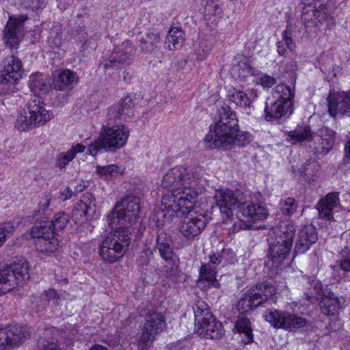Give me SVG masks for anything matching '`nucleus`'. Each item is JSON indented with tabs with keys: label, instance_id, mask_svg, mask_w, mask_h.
<instances>
[{
	"label": "nucleus",
	"instance_id": "b1692460",
	"mask_svg": "<svg viewBox=\"0 0 350 350\" xmlns=\"http://www.w3.org/2000/svg\"><path fill=\"white\" fill-rule=\"evenodd\" d=\"M23 64L21 60L12 54L7 58L2 75L5 81L10 83H16L23 76Z\"/></svg>",
	"mask_w": 350,
	"mask_h": 350
},
{
	"label": "nucleus",
	"instance_id": "774afa93",
	"mask_svg": "<svg viewBox=\"0 0 350 350\" xmlns=\"http://www.w3.org/2000/svg\"><path fill=\"white\" fill-rule=\"evenodd\" d=\"M345 151L348 158L350 159V140L345 144Z\"/></svg>",
	"mask_w": 350,
	"mask_h": 350
},
{
	"label": "nucleus",
	"instance_id": "79ce46f5",
	"mask_svg": "<svg viewBox=\"0 0 350 350\" xmlns=\"http://www.w3.org/2000/svg\"><path fill=\"white\" fill-rule=\"evenodd\" d=\"M45 221H42L40 223H44ZM51 226V230L53 234H57L59 231L62 230L68 224L69 221V217L64 213H57L55 215L53 219L50 221H47Z\"/></svg>",
	"mask_w": 350,
	"mask_h": 350
},
{
	"label": "nucleus",
	"instance_id": "393cba45",
	"mask_svg": "<svg viewBox=\"0 0 350 350\" xmlns=\"http://www.w3.org/2000/svg\"><path fill=\"white\" fill-rule=\"evenodd\" d=\"M28 110L35 119L36 124L38 126L44 124L53 118V113L45 109L44 103L39 96H36L34 99L29 101Z\"/></svg>",
	"mask_w": 350,
	"mask_h": 350
},
{
	"label": "nucleus",
	"instance_id": "bb28decb",
	"mask_svg": "<svg viewBox=\"0 0 350 350\" xmlns=\"http://www.w3.org/2000/svg\"><path fill=\"white\" fill-rule=\"evenodd\" d=\"M77 83V75L70 70L65 69L59 72L57 78L55 80L54 88L55 90L68 93L73 89Z\"/></svg>",
	"mask_w": 350,
	"mask_h": 350
},
{
	"label": "nucleus",
	"instance_id": "338daca9",
	"mask_svg": "<svg viewBox=\"0 0 350 350\" xmlns=\"http://www.w3.org/2000/svg\"><path fill=\"white\" fill-rule=\"evenodd\" d=\"M90 350H108L106 347L100 345H93Z\"/></svg>",
	"mask_w": 350,
	"mask_h": 350
},
{
	"label": "nucleus",
	"instance_id": "39448f33",
	"mask_svg": "<svg viewBox=\"0 0 350 350\" xmlns=\"http://www.w3.org/2000/svg\"><path fill=\"white\" fill-rule=\"evenodd\" d=\"M131 232L126 228L114 227L98 246L100 258L105 262L113 263L119 260L129 249Z\"/></svg>",
	"mask_w": 350,
	"mask_h": 350
},
{
	"label": "nucleus",
	"instance_id": "20e7f679",
	"mask_svg": "<svg viewBox=\"0 0 350 350\" xmlns=\"http://www.w3.org/2000/svg\"><path fill=\"white\" fill-rule=\"evenodd\" d=\"M296 228L291 222H282L273 228L267 238L268 262L278 267L288 257L293 246Z\"/></svg>",
	"mask_w": 350,
	"mask_h": 350
},
{
	"label": "nucleus",
	"instance_id": "f257e3e1",
	"mask_svg": "<svg viewBox=\"0 0 350 350\" xmlns=\"http://www.w3.org/2000/svg\"><path fill=\"white\" fill-rule=\"evenodd\" d=\"M198 175L191 167L176 166L163 176L161 186L171 190L161 200V212L167 221L177 215L178 211L193 206L199 194Z\"/></svg>",
	"mask_w": 350,
	"mask_h": 350
},
{
	"label": "nucleus",
	"instance_id": "6ab92c4d",
	"mask_svg": "<svg viewBox=\"0 0 350 350\" xmlns=\"http://www.w3.org/2000/svg\"><path fill=\"white\" fill-rule=\"evenodd\" d=\"M327 102L331 116L336 117L338 114L350 116V93L330 92Z\"/></svg>",
	"mask_w": 350,
	"mask_h": 350
},
{
	"label": "nucleus",
	"instance_id": "4be33fe9",
	"mask_svg": "<svg viewBox=\"0 0 350 350\" xmlns=\"http://www.w3.org/2000/svg\"><path fill=\"white\" fill-rule=\"evenodd\" d=\"M293 111V103H282L275 99L271 103H266L265 107V119L267 122L278 120L290 116Z\"/></svg>",
	"mask_w": 350,
	"mask_h": 350
},
{
	"label": "nucleus",
	"instance_id": "680f3d73",
	"mask_svg": "<svg viewBox=\"0 0 350 350\" xmlns=\"http://www.w3.org/2000/svg\"><path fill=\"white\" fill-rule=\"evenodd\" d=\"M88 182H85L83 180H81L75 187V194H77L79 193L82 192L87 187H88Z\"/></svg>",
	"mask_w": 350,
	"mask_h": 350
},
{
	"label": "nucleus",
	"instance_id": "1a4fd4ad",
	"mask_svg": "<svg viewBox=\"0 0 350 350\" xmlns=\"http://www.w3.org/2000/svg\"><path fill=\"white\" fill-rule=\"evenodd\" d=\"M277 293L275 285L270 282H262L247 290L239 300L237 310L247 313L267 302Z\"/></svg>",
	"mask_w": 350,
	"mask_h": 350
},
{
	"label": "nucleus",
	"instance_id": "f704fd0d",
	"mask_svg": "<svg viewBox=\"0 0 350 350\" xmlns=\"http://www.w3.org/2000/svg\"><path fill=\"white\" fill-rule=\"evenodd\" d=\"M184 35L185 33L181 28H170L165 40L167 49L172 51L181 48L185 41Z\"/></svg>",
	"mask_w": 350,
	"mask_h": 350
},
{
	"label": "nucleus",
	"instance_id": "ddd939ff",
	"mask_svg": "<svg viewBox=\"0 0 350 350\" xmlns=\"http://www.w3.org/2000/svg\"><path fill=\"white\" fill-rule=\"evenodd\" d=\"M183 207L178 212L186 214L183 217L180 226V232L181 234L187 239H193L194 237L200 234L205 228L207 219L202 213L193 211L191 208Z\"/></svg>",
	"mask_w": 350,
	"mask_h": 350
},
{
	"label": "nucleus",
	"instance_id": "49530a36",
	"mask_svg": "<svg viewBox=\"0 0 350 350\" xmlns=\"http://www.w3.org/2000/svg\"><path fill=\"white\" fill-rule=\"evenodd\" d=\"M15 231L14 224L6 222L0 226V247L5 243L8 237Z\"/></svg>",
	"mask_w": 350,
	"mask_h": 350
},
{
	"label": "nucleus",
	"instance_id": "7ed1b4c3",
	"mask_svg": "<svg viewBox=\"0 0 350 350\" xmlns=\"http://www.w3.org/2000/svg\"><path fill=\"white\" fill-rule=\"evenodd\" d=\"M217 113L218 118L204 139L206 147L211 149L229 147L239 127L236 114L228 105L224 104Z\"/></svg>",
	"mask_w": 350,
	"mask_h": 350
},
{
	"label": "nucleus",
	"instance_id": "bf43d9fd",
	"mask_svg": "<svg viewBox=\"0 0 350 350\" xmlns=\"http://www.w3.org/2000/svg\"><path fill=\"white\" fill-rule=\"evenodd\" d=\"M251 227L250 225L247 224L243 221H239V222L234 224L232 226V230L234 232L239 231V230H248Z\"/></svg>",
	"mask_w": 350,
	"mask_h": 350
},
{
	"label": "nucleus",
	"instance_id": "8fccbe9b",
	"mask_svg": "<svg viewBox=\"0 0 350 350\" xmlns=\"http://www.w3.org/2000/svg\"><path fill=\"white\" fill-rule=\"evenodd\" d=\"M73 154L67 151L58 154L56 161V165L60 169L64 168L72 159Z\"/></svg>",
	"mask_w": 350,
	"mask_h": 350
},
{
	"label": "nucleus",
	"instance_id": "2eb2a0df",
	"mask_svg": "<svg viewBox=\"0 0 350 350\" xmlns=\"http://www.w3.org/2000/svg\"><path fill=\"white\" fill-rule=\"evenodd\" d=\"M48 221L36 224L31 229L30 234L36 239L35 246L36 250L40 252H53L59 245L57 238L54 237Z\"/></svg>",
	"mask_w": 350,
	"mask_h": 350
},
{
	"label": "nucleus",
	"instance_id": "72a5a7b5",
	"mask_svg": "<svg viewBox=\"0 0 350 350\" xmlns=\"http://www.w3.org/2000/svg\"><path fill=\"white\" fill-rule=\"evenodd\" d=\"M228 98L230 101L234 103L237 106L245 108L249 110L247 111V113L250 114L253 101L243 91L233 88L232 90H229Z\"/></svg>",
	"mask_w": 350,
	"mask_h": 350
},
{
	"label": "nucleus",
	"instance_id": "a19ab883",
	"mask_svg": "<svg viewBox=\"0 0 350 350\" xmlns=\"http://www.w3.org/2000/svg\"><path fill=\"white\" fill-rule=\"evenodd\" d=\"M47 42L52 49H59L63 43L62 27L57 23L53 25L49 31Z\"/></svg>",
	"mask_w": 350,
	"mask_h": 350
},
{
	"label": "nucleus",
	"instance_id": "e2e57ef3",
	"mask_svg": "<svg viewBox=\"0 0 350 350\" xmlns=\"http://www.w3.org/2000/svg\"><path fill=\"white\" fill-rule=\"evenodd\" d=\"M73 194H75L74 191H72L70 187H66L62 193V199L63 200L70 199Z\"/></svg>",
	"mask_w": 350,
	"mask_h": 350
},
{
	"label": "nucleus",
	"instance_id": "69168bd1",
	"mask_svg": "<svg viewBox=\"0 0 350 350\" xmlns=\"http://www.w3.org/2000/svg\"><path fill=\"white\" fill-rule=\"evenodd\" d=\"M189 349L187 345H185L182 342H177L174 346H173L172 350H187Z\"/></svg>",
	"mask_w": 350,
	"mask_h": 350
},
{
	"label": "nucleus",
	"instance_id": "6e6552de",
	"mask_svg": "<svg viewBox=\"0 0 350 350\" xmlns=\"http://www.w3.org/2000/svg\"><path fill=\"white\" fill-rule=\"evenodd\" d=\"M29 279V265L20 258L11 265L0 269V295L5 294Z\"/></svg>",
	"mask_w": 350,
	"mask_h": 350
},
{
	"label": "nucleus",
	"instance_id": "a211bd4d",
	"mask_svg": "<svg viewBox=\"0 0 350 350\" xmlns=\"http://www.w3.org/2000/svg\"><path fill=\"white\" fill-rule=\"evenodd\" d=\"M217 206L224 217L230 218L233 215V210H238V205L241 203L239 200V192L226 190H216L214 196Z\"/></svg>",
	"mask_w": 350,
	"mask_h": 350
},
{
	"label": "nucleus",
	"instance_id": "3c124183",
	"mask_svg": "<svg viewBox=\"0 0 350 350\" xmlns=\"http://www.w3.org/2000/svg\"><path fill=\"white\" fill-rule=\"evenodd\" d=\"M276 83V79L267 74H260V76L257 77L256 83L261 85L263 88H271Z\"/></svg>",
	"mask_w": 350,
	"mask_h": 350
},
{
	"label": "nucleus",
	"instance_id": "0e129e2a",
	"mask_svg": "<svg viewBox=\"0 0 350 350\" xmlns=\"http://www.w3.org/2000/svg\"><path fill=\"white\" fill-rule=\"evenodd\" d=\"M46 296L49 300L58 299V295L54 289H49L46 291Z\"/></svg>",
	"mask_w": 350,
	"mask_h": 350
},
{
	"label": "nucleus",
	"instance_id": "5701e85b",
	"mask_svg": "<svg viewBox=\"0 0 350 350\" xmlns=\"http://www.w3.org/2000/svg\"><path fill=\"white\" fill-rule=\"evenodd\" d=\"M238 213L243 217L253 221L266 219L269 215L266 207L259 203L243 202L238 205Z\"/></svg>",
	"mask_w": 350,
	"mask_h": 350
},
{
	"label": "nucleus",
	"instance_id": "9d476101",
	"mask_svg": "<svg viewBox=\"0 0 350 350\" xmlns=\"http://www.w3.org/2000/svg\"><path fill=\"white\" fill-rule=\"evenodd\" d=\"M165 327V318L161 312H148L139 340V350H147L150 347L156 336L161 333Z\"/></svg>",
	"mask_w": 350,
	"mask_h": 350
},
{
	"label": "nucleus",
	"instance_id": "052dcab7",
	"mask_svg": "<svg viewBox=\"0 0 350 350\" xmlns=\"http://www.w3.org/2000/svg\"><path fill=\"white\" fill-rule=\"evenodd\" d=\"M85 150V146L81 144H77L75 146H72L70 149H69L68 151L71 152L73 154V157L75 158L77 153L79 152H83Z\"/></svg>",
	"mask_w": 350,
	"mask_h": 350
},
{
	"label": "nucleus",
	"instance_id": "603ef678",
	"mask_svg": "<svg viewBox=\"0 0 350 350\" xmlns=\"http://www.w3.org/2000/svg\"><path fill=\"white\" fill-rule=\"evenodd\" d=\"M347 256L340 260V268L344 271H350V234L347 239Z\"/></svg>",
	"mask_w": 350,
	"mask_h": 350
},
{
	"label": "nucleus",
	"instance_id": "2f4dec72",
	"mask_svg": "<svg viewBox=\"0 0 350 350\" xmlns=\"http://www.w3.org/2000/svg\"><path fill=\"white\" fill-rule=\"evenodd\" d=\"M321 312L326 315H334L339 310L340 302L330 291L324 292L319 303Z\"/></svg>",
	"mask_w": 350,
	"mask_h": 350
},
{
	"label": "nucleus",
	"instance_id": "de8ad7c7",
	"mask_svg": "<svg viewBox=\"0 0 350 350\" xmlns=\"http://www.w3.org/2000/svg\"><path fill=\"white\" fill-rule=\"evenodd\" d=\"M240 70L239 72V78L244 82L247 81V77L250 76H257L259 70L252 68L247 64H243L240 66Z\"/></svg>",
	"mask_w": 350,
	"mask_h": 350
},
{
	"label": "nucleus",
	"instance_id": "412c9836",
	"mask_svg": "<svg viewBox=\"0 0 350 350\" xmlns=\"http://www.w3.org/2000/svg\"><path fill=\"white\" fill-rule=\"evenodd\" d=\"M27 17H10L4 31L3 40L5 45L10 49H16L19 44L18 33L23 27L24 22Z\"/></svg>",
	"mask_w": 350,
	"mask_h": 350
},
{
	"label": "nucleus",
	"instance_id": "13d9d810",
	"mask_svg": "<svg viewBox=\"0 0 350 350\" xmlns=\"http://www.w3.org/2000/svg\"><path fill=\"white\" fill-rule=\"evenodd\" d=\"M287 49L283 38L277 42V52L280 55L285 56L287 53Z\"/></svg>",
	"mask_w": 350,
	"mask_h": 350
},
{
	"label": "nucleus",
	"instance_id": "f3484780",
	"mask_svg": "<svg viewBox=\"0 0 350 350\" xmlns=\"http://www.w3.org/2000/svg\"><path fill=\"white\" fill-rule=\"evenodd\" d=\"M134 50L130 41L126 40L121 46L116 47L109 57L103 62L105 70L126 68L133 61Z\"/></svg>",
	"mask_w": 350,
	"mask_h": 350
},
{
	"label": "nucleus",
	"instance_id": "58836bf2",
	"mask_svg": "<svg viewBox=\"0 0 350 350\" xmlns=\"http://www.w3.org/2000/svg\"><path fill=\"white\" fill-rule=\"evenodd\" d=\"M234 328L240 334H243L242 341L245 344H249L253 342L252 329L251 322L247 318H239L234 325Z\"/></svg>",
	"mask_w": 350,
	"mask_h": 350
},
{
	"label": "nucleus",
	"instance_id": "ea45409f",
	"mask_svg": "<svg viewBox=\"0 0 350 350\" xmlns=\"http://www.w3.org/2000/svg\"><path fill=\"white\" fill-rule=\"evenodd\" d=\"M160 42V36L158 32L149 31L146 34L145 38L140 40V48L145 52L151 53L158 47Z\"/></svg>",
	"mask_w": 350,
	"mask_h": 350
},
{
	"label": "nucleus",
	"instance_id": "5fc2aeb1",
	"mask_svg": "<svg viewBox=\"0 0 350 350\" xmlns=\"http://www.w3.org/2000/svg\"><path fill=\"white\" fill-rule=\"evenodd\" d=\"M52 199L51 193L45 194L38 204V212L40 214L44 213L49 208Z\"/></svg>",
	"mask_w": 350,
	"mask_h": 350
},
{
	"label": "nucleus",
	"instance_id": "cd10ccee",
	"mask_svg": "<svg viewBox=\"0 0 350 350\" xmlns=\"http://www.w3.org/2000/svg\"><path fill=\"white\" fill-rule=\"evenodd\" d=\"M213 264L209 263L202 265L200 271V278L198 284L203 287L219 288L220 284L216 279V269Z\"/></svg>",
	"mask_w": 350,
	"mask_h": 350
},
{
	"label": "nucleus",
	"instance_id": "c9c22d12",
	"mask_svg": "<svg viewBox=\"0 0 350 350\" xmlns=\"http://www.w3.org/2000/svg\"><path fill=\"white\" fill-rule=\"evenodd\" d=\"M274 99L282 103H293L295 97V86L291 87L284 83L277 85L273 91Z\"/></svg>",
	"mask_w": 350,
	"mask_h": 350
},
{
	"label": "nucleus",
	"instance_id": "dca6fc26",
	"mask_svg": "<svg viewBox=\"0 0 350 350\" xmlns=\"http://www.w3.org/2000/svg\"><path fill=\"white\" fill-rule=\"evenodd\" d=\"M30 337L29 329L19 325H9L0 329V350H11L23 344Z\"/></svg>",
	"mask_w": 350,
	"mask_h": 350
},
{
	"label": "nucleus",
	"instance_id": "4c0bfd02",
	"mask_svg": "<svg viewBox=\"0 0 350 350\" xmlns=\"http://www.w3.org/2000/svg\"><path fill=\"white\" fill-rule=\"evenodd\" d=\"M335 140V132L327 127L321 128L316 139L321 145L322 152H327L332 149Z\"/></svg>",
	"mask_w": 350,
	"mask_h": 350
},
{
	"label": "nucleus",
	"instance_id": "864d4df0",
	"mask_svg": "<svg viewBox=\"0 0 350 350\" xmlns=\"http://www.w3.org/2000/svg\"><path fill=\"white\" fill-rule=\"evenodd\" d=\"M118 167L116 165H108L105 166H97L96 172L102 176L112 175L117 172Z\"/></svg>",
	"mask_w": 350,
	"mask_h": 350
},
{
	"label": "nucleus",
	"instance_id": "c85d7f7f",
	"mask_svg": "<svg viewBox=\"0 0 350 350\" xmlns=\"http://www.w3.org/2000/svg\"><path fill=\"white\" fill-rule=\"evenodd\" d=\"M286 135V141L291 144L309 142L313 139V133L307 124H298L294 130L288 131Z\"/></svg>",
	"mask_w": 350,
	"mask_h": 350
},
{
	"label": "nucleus",
	"instance_id": "423d86ee",
	"mask_svg": "<svg viewBox=\"0 0 350 350\" xmlns=\"http://www.w3.org/2000/svg\"><path fill=\"white\" fill-rule=\"evenodd\" d=\"M140 200L136 196H128L118 202L107 216V222L111 228H126L135 224L140 212Z\"/></svg>",
	"mask_w": 350,
	"mask_h": 350
},
{
	"label": "nucleus",
	"instance_id": "0eeeda50",
	"mask_svg": "<svg viewBox=\"0 0 350 350\" xmlns=\"http://www.w3.org/2000/svg\"><path fill=\"white\" fill-rule=\"evenodd\" d=\"M195 317V327L197 333L204 338H220L224 334L221 322L216 320L208 304L198 299L193 306Z\"/></svg>",
	"mask_w": 350,
	"mask_h": 350
},
{
	"label": "nucleus",
	"instance_id": "f8f14e48",
	"mask_svg": "<svg viewBox=\"0 0 350 350\" xmlns=\"http://www.w3.org/2000/svg\"><path fill=\"white\" fill-rule=\"evenodd\" d=\"M302 8V21L305 25L317 26L332 18L326 5V0H300Z\"/></svg>",
	"mask_w": 350,
	"mask_h": 350
},
{
	"label": "nucleus",
	"instance_id": "f03ea898",
	"mask_svg": "<svg viewBox=\"0 0 350 350\" xmlns=\"http://www.w3.org/2000/svg\"><path fill=\"white\" fill-rule=\"evenodd\" d=\"M134 116V103L131 96L122 98L108 108L107 126H103L98 139L88 146V153L95 157L102 150L114 152L125 146L129 129L124 125H114L118 120L126 121Z\"/></svg>",
	"mask_w": 350,
	"mask_h": 350
},
{
	"label": "nucleus",
	"instance_id": "9b49d317",
	"mask_svg": "<svg viewBox=\"0 0 350 350\" xmlns=\"http://www.w3.org/2000/svg\"><path fill=\"white\" fill-rule=\"evenodd\" d=\"M264 318L275 328H281L289 331L304 327L307 320L295 314L276 309H269L265 311Z\"/></svg>",
	"mask_w": 350,
	"mask_h": 350
},
{
	"label": "nucleus",
	"instance_id": "e433bc0d",
	"mask_svg": "<svg viewBox=\"0 0 350 350\" xmlns=\"http://www.w3.org/2000/svg\"><path fill=\"white\" fill-rule=\"evenodd\" d=\"M237 261V256L234 252L230 248H224L221 252L213 254L210 257V262L213 265L233 264Z\"/></svg>",
	"mask_w": 350,
	"mask_h": 350
},
{
	"label": "nucleus",
	"instance_id": "aec40b11",
	"mask_svg": "<svg viewBox=\"0 0 350 350\" xmlns=\"http://www.w3.org/2000/svg\"><path fill=\"white\" fill-rule=\"evenodd\" d=\"M318 239L316 228L312 225L301 228L297 234V240L293 250L294 256L306 252Z\"/></svg>",
	"mask_w": 350,
	"mask_h": 350
},
{
	"label": "nucleus",
	"instance_id": "09e8293b",
	"mask_svg": "<svg viewBox=\"0 0 350 350\" xmlns=\"http://www.w3.org/2000/svg\"><path fill=\"white\" fill-rule=\"evenodd\" d=\"M250 135L249 133L245 131L239 133L238 130L237 131H236V134L233 137V140L230 143L229 146H232V144L243 146L250 142Z\"/></svg>",
	"mask_w": 350,
	"mask_h": 350
},
{
	"label": "nucleus",
	"instance_id": "c756f323",
	"mask_svg": "<svg viewBox=\"0 0 350 350\" xmlns=\"http://www.w3.org/2000/svg\"><path fill=\"white\" fill-rule=\"evenodd\" d=\"M74 211L87 219L92 217L96 212L95 198L90 193H84L80 201L75 205Z\"/></svg>",
	"mask_w": 350,
	"mask_h": 350
},
{
	"label": "nucleus",
	"instance_id": "37998d69",
	"mask_svg": "<svg viewBox=\"0 0 350 350\" xmlns=\"http://www.w3.org/2000/svg\"><path fill=\"white\" fill-rule=\"evenodd\" d=\"M34 126H37V124H36L35 119L29 113V111L27 112L25 110L21 111L16 120V126L18 129L26 131Z\"/></svg>",
	"mask_w": 350,
	"mask_h": 350
},
{
	"label": "nucleus",
	"instance_id": "a878e982",
	"mask_svg": "<svg viewBox=\"0 0 350 350\" xmlns=\"http://www.w3.org/2000/svg\"><path fill=\"white\" fill-rule=\"evenodd\" d=\"M340 206L339 193H329L317 204L320 217L327 220L333 219V211Z\"/></svg>",
	"mask_w": 350,
	"mask_h": 350
},
{
	"label": "nucleus",
	"instance_id": "a18cd8bd",
	"mask_svg": "<svg viewBox=\"0 0 350 350\" xmlns=\"http://www.w3.org/2000/svg\"><path fill=\"white\" fill-rule=\"evenodd\" d=\"M295 31V27L294 25L291 23H288L285 30L282 32V38L284 39L288 49L291 51H293L296 47L295 42L292 39Z\"/></svg>",
	"mask_w": 350,
	"mask_h": 350
},
{
	"label": "nucleus",
	"instance_id": "7c9ffc66",
	"mask_svg": "<svg viewBox=\"0 0 350 350\" xmlns=\"http://www.w3.org/2000/svg\"><path fill=\"white\" fill-rule=\"evenodd\" d=\"M29 86L35 95L40 97V94H44L49 90L50 79L48 76L40 73L31 75L29 77Z\"/></svg>",
	"mask_w": 350,
	"mask_h": 350
},
{
	"label": "nucleus",
	"instance_id": "4d7b16f0",
	"mask_svg": "<svg viewBox=\"0 0 350 350\" xmlns=\"http://www.w3.org/2000/svg\"><path fill=\"white\" fill-rule=\"evenodd\" d=\"M152 252L151 250H146L142 252L139 259V264L142 266L148 265L152 258Z\"/></svg>",
	"mask_w": 350,
	"mask_h": 350
},
{
	"label": "nucleus",
	"instance_id": "4468645a",
	"mask_svg": "<svg viewBox=\"0 0 350 350\" xmlns=\"http://www.w3.org/2000/svg\"><path fill=\"white\" fill-rule=\"evenodd\" d=\"M156 249L161 258L170 265V267L168 266L163 267L165 275L170 278H176L178 271V257L174 252L172 240L165 232H161L157 234Z\"/></svg>",
	"mask_w": 350,
	"mask_h": 350
},
{
	"label": "nucleus",
	"instance_id": "473e14b6",
	"mask_svg": "<svg viewBox=\"0 0 350 350\" xmlns=\"http://www.w3.org/2000/svg\"><path fill=\"white\" fill-rule=\"evenodd\" d=\"M328 289H323V286L320 280L316 278H311L308 282V286L304 292L306 299L311 302L314 303L320 298L322 299L324 292H327Z\"/></svg>",
	"mask_w": 350,
	"mask_h": 350
},
{
	"label": "nucleus",
	"instance_id": "6e6d98bb",
	"mask_svg": "<svg viewBox=\"0 0 350 350\" xmlns=\"http://www.w3.org/2000/svg\"><path fill=\"white\" fill-rule=\"evenodd\" d=\"M38 344L40 350H60L56 343L51 340H46L44 338H40Z\"/></svg>",
	"mask_w": 350,
	"mask_h": 350
},
{
	"label": "nucleus",
	"instance_id": "c03bdc74",
	"mask_svg": "<svg viewBox=\"0 0 350 350\" xmlns=\"http://www.w3.org/2000/svg\"><path fill=\"white\" fill-rule=\"evenodd\" d=\"M279 205L282 213L287 216H291L297 208V203L293 198H286L284 200H281Z\"/></svg>",
	"mask_w": 350,
	"mask_h": 350
}]
</instances>
